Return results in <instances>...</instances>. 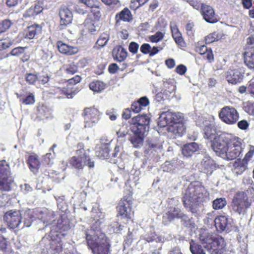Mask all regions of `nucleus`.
<instances>
[{"instance_id": "11", "label": "nucleus", "mask_w": 254, "mask_h": 254, "mask_svg": "<svg viewBox=\"0 0 254 254\" xmlns=\"http://www.w3.org/2000/svg\"><path fill=\"white\" fill-rule=\"evenodd\" d=\"M219 116L224 123L229 125H233L238 120L239 115L236 109L232 107L225 106L222 108Z\"/></svg>"}, {"instance_id": "23", "label": "nucleus", "mask_w": 254, "mask_h": 254, "mask_svg": "<svg viewBox=\"0 0 254 254\" xmlns=\"http://www.w3.org/2000/svg\"><path fill=\"white\" fill-rule=\"evenodd\" d=\"M115 19L116 25L118 26L120 24L121 21L130 22L132 20V16L130 10L127 8H125L119 13L116 14Z\"/></svg>"}, {"instance_id": "36", "label": "nucleus", "mask_w": 254, "mask_h": 254, "mask_svg": "<svg viewBox=\"0 0 254 254\" xmlns=\"http://www.w3.org/2000/svg\"><path fill=\"white\" fill-rule=\"evenodd\" d=\"M133 133L134 135L130 137V140L134 147H138L142 144L143 137L145 134Z\"/></svg>"}, {"instance_id": "54", "label": "nucleus", "mask_w": 254, "mask_h": 254, "mask_svg": "<svg viewBox=\"0 0 254 254\" xmlns=\"http://www.w3.org/2000/svg\"><path fill=\"white\" fill-rule=\"evenodd\" d=\"M78 1L84 4L87 7L92 9L96 5V2H98L96 0H78Z\"/></svg>"}, {"instance_id": "38", "label": "nucleus", "mask_w": 254, "mask_h": 254, "mask_svg": "<svg viewBox=\"0 0 254 254\" xmlns=\"http://www.w3.org/2000/svg\"><path fill=\"white\" fill-rule=\"evenodd\" d=\"M109 39V35L106 33H104L101 35L99 38L96 43L94 48L99 49L103 47L106 45Z\"/></svg>"}, {"instance_id": "60", "label": "nucleus", "mask_w": 254, "mask_h": 254, "mask_svg": "<svg viewBox=\"0 0 254 254\" xmlns=\"http://www.w3.org/2000/svg\"><path fill=\"white\" fill-rule=\"evenodd\" d=\"M151 46L149 44L145 43L142 44L140 47L141 52L145 54H149L150 53Z\"/></svg>"}, {"instance_id": "18", "label": "nucleus", "mask_w": 254, "mask_h": 254, "mask_svg": "<svg viewBox=\"0 0 254 254\" xmlns=\"http://www.w3.org/2000/svg\"><path fill=\"white\" fill-rule=\"evenodd\" d=\"M184 216V213L178 208L170 207L163 216V221L165 224L170 222L175 218H182Z\"/></svg>"}, {"instance_id": "64", "label": "nucleus", "mask_w": 254, "mask_h": 254, "mask_svg": "<svg viewBox=\"0 0 254 254\" xmlns=\"http://www.w3.org/2000/svg\"><path fill=\"white\" fill-rule=\"evenodd\" d=\"M247 91L253 97H254V79H252L249 82Z\"/></svg>"}, {"instance_id": "46", "label": "nucleus", "mask_w": 254, "mask_h": 254, "mask_svg": "<svg viewBox=\"0 0 254 254\" xmlns=\"http://www.w3.org/2000/svg\"><path fill=\"white\" fill-rule=\"evenodd\" d=\"M175 168L176 165L170 161H166L162 165V168L164 172H172Z\"/></svg>"}, {"instance_id": "44", "label": "nucleus", "mask_w": 254, "mask_h": 254, "mask_svg": "<svg viewBox=\"0 0 254 254\" xmlns=\"http://www.w3.org/2000/svg\"><path fill=\"white\" fill-rule=\"evenodd\" d=\"M163 87L165 91L170 94L173 93L176 88L173 83L170 81H164L163 83Z\"/></svg>"}, {"instance_id": "10", "label": "nucleus", "mask_w": 254, "mask_h": 254, "mask_svg": "<svg viewBox=\"0 0 254 254\" xmlns=\"http://www.w3.org/2000/svg\"><path fill=\"white\" fill-rule=\"evenodd\" d=\"M132 131L139 134H145L149 130V118L146 115L137 116L132 119Z\"/></svg>"}, {"instance_id": "57", "label": "nucleus", "mask_w": 254, "mask_h": 254, "mask_svg": "<svg viewBox=\"0 0 254 254\" xmlns=\"http://www.w3.org/2000/svg\"><path fill=\"white\" fill-rule=\"evenodd\" d=\"M79 91L78 89L71 90L68 91L67 89L64 88L63 92L67 96L68 98H72L74 95Z\"/></svg>"}, {"instance_id": "9", "label": "nucleus", "mask_w": 254, "mask_h": 254, "mask_svg": "<svg viewBox=\"0 0 254 254\" xmlns=\"http://www.w3.org/2000/svg\"><path fill=\"white\" fill-rule=\"evenodd\" d=\"M173 118L172 124L167 127L169 132H172L176 137L182 136L185 132L186 127L183 123V115L181 113H172Z\"/></svg>"}, {"instance_id": "52", "label": "nucleus", "mask_w": 254, "mask_h": 254, "mask_svg": "<svg viewBox=\"0 0 254 254\" xmlns=\"http://www.w3.org/2000/svg\"><path fill=\"white\" fill-rule=\"evenodd\" d=\"M167 25V22L163 17H159L156 23V29L161 30L164 28Z\"/></svg>"}, {"instance_id": "4", "label": "nucleus", "mask_w": 254, "mask_h": 254, "mask_svg": "<svg viewBox=\"0 0 254 254\" xmlns=\"http://www.w3.org/2000/svg\"><path fill=\"white\" fill-rule=\"evenodd\" d=\"M89 150H85L83 143H78L76 150V156L72 157L69 161V165L74 169L82 170L84 167L88 166L89 168L94 167V161L89 155Z\"/></svg>"}, {"instance_id": "40", "label": "nucleus", "mask_w": 254, "mask_h": 254, "mask_svg": "<svg viewBox=\"0 0 254 254\" xmlns=\"http://www.w3.org/2000/svg\"><path fill=\"white\" fill-rule=\"evenodd\" d=\"M39 114L47 119L52 118L51 110L46 106H42L38 109Z\"/></svg>"}, {"instance_id": "12", "label": "nucleus", "mask_w": 254, "mask_h": 254, "mask_svg": "<svg viewBox=\"0 0 254 254\" xmlns=\"http://www.w3.org/2000/svg\"><path fill=\"white\" fill-rule=\"evenodd\" d=\"M84 116V127H91L99 120L100 113L95 108H85L83 113Z\"/></svg>"}, {"instance_id": "3", "label": "nucleus", "mask_w": 254, "mask_h": 254, "mask_svg": "<svg viewBox=\"0 0 254 254\" xmlns=\"http://www.w3.org/2000/svg\"><path fill=\"white\" fill-rule=\"evenodd\" d=\"M201 245L191 240L190 243V250L192 254H206L202 247L210 254H222L225 247L223 238L221 236L213 237L209 234H202L199 237Z\"/></svg>"}, {"instance_id": "21", "label": "nucleus", "mask_w": 254, "mask_h": 254, "mask_svg": "<svg viewBox=\"0 0 254 254\" xmlns=\"http://www.w3.org/2000/svg\"><path fill=\"white\" fill-rule=\"evenodd\" d=\"M39 219L43 222L46 226L51 224L55 221V214L53 211L44 209L39 212L38 216Z\"/></svg>"}, {"instance_id": "25", "label": "nucleus", "mask_w": 254, "mask_h": 254, "mask_svg": "<svg viewBox=\"0 0 254 254\" xmlns=\"http://www.w3.org/2000/svg\"><path fill=\"white\" fill-rule=\"evenodd\" d=\"M113 56L116 61L122 62L126 59L127 56V52L122 46H118L115 47L113 50Z\"/></svg>"}, {"instance_id": "17", "label": "nucleus", "mask_w": 254, "mask_h": 254, "mask_svg": "<svg viewBox=\"0 0 254 254\" xmlns=\"http://www.w3.org/2000/svg\"><path fill=\"white\" fill-rule=\"evenodd\" d=\"M244 72L240 68L229 69L226 73V79L232 84L240 82L243 77Z\"/></svg>"}, {"instance_id": "43", "label": "nucleus", "mask_w": 254, "mask_h": 254, "mask_svg": "<svg viewBox=\"0 0 254 254\" xmlns=\"http://www.w3.org/2000/svg\"><path fill=\"white\" fill-rule=\"evenodd\" d=\"M16 95L17 98H19L20 101L24 104L31 105L35 103V98L32 94H30L25 98H21V96L17 93Z\"/></svg>"}, {"instance_id": "29", "label": "nucleus", "mask_w": 254, "mask_h": 254, "mask_svg": "<svg viewBox=\"0 0 254 254\" xmlns=\"http://www.w3.org/2000/svg\"><path fill=\"white\" fill-rule=\"evenodd\" d=\"M170 27L172 31V36L176 43L182 46L184 44V40L182 34L179 30L178 28L175 23H171Z\"/></svg>"}, {"instance_id": "33", "label": "nucleus", "mask_w": 254, "mask_h": 254, "mask_svg": "<svg viewBox=\"0 0 254 254\" xmlns=\"http://www.w3.org/2000/svg\"><path fill=\"white\" fill-rule=\"evenodd\" d=\"M245 63L247 66L254 70V49H252L244 54Z\"/></svg>"}, {"instance_id": "19", "label": "nucleus", "mask_w": 254, "mask_h": 254, "mask_svg": "<svg viewBox=\"0 0 254 254\" xmlns=\"http://www.w3.org/2000/svg\"><path fill=\"white\" fill-rule=\"evenodd\" d=\"M213 168L214 163L213 160L209 156L207 155H204L200 163L198 164V168L200 171L210 175L212 174Z\"/></svg>"}, {"instance_id": "62", "label": "nucleus", "mask_w": 254, "mask_h": 254, "mask_svg": "<svg viewBox=\"0 0 254 254\" xmlns=\"http://www.w3.org/2000/svg\"><path fill=\"white\" fill-rule=\"evenodd\" d=\"M205 57L207 59L209 63H211L214 61V55L211 49L208 50L204 54Z\"/></svg>"}, {"instance_id": "2", "label": "nucleus", "mask_w": 254, "mask_h": 254, "mask_svg": "<svg viewBox=\"0 0 254 254\" xmlns=\"http://www.w3.org/2000/svg\"><path fill=\"white\" fill-rule=\"evenodd\" d=\"M209 194L205 188L198 182L191 183L186 190L183 201L184 206L192 213L198 210V205L209 200Z\"/></svg>"}, {"instance_id": "20", "label": "nucleus", "mask_w": 254, "mask_h": 254, "mask_svg": "<svg viewBox=\"0 0 254 254\" xmlns=\"http://www.w3.org/2000/svg\"><path fill=\"white\" fill-rule=\"evenodd\" d=\"M118 214L125 218H130L131 210L130 204L127 200H122L117 206Z\"/></svg>"}, {"instance_id": "45", "label": "nucleus", "mask_w": 254, "mask_h": 254, "mask_svg": "<svg viewBox=\"0 0 254 254\" xmlns=\"http://www.w3.org/2000/svg\"><path fill=\"white\" fill-rule=\"evenodd\" d=\"M26 82L31 85H34L38 80V77L36 74L33 73H28L25 76Z\"/></svg>"}, {"instance_id": "16", "label": "nucleus", "mask_w": 254, "mask_h": 254, "mask_svg": "<svg viewBox=\"0 0 254 254\" xmlns=\"http://www.w3.org/2000/svg\"><path fill=\"white\" fill-rule=\"evenodd\" d=\"M201 9L202 15L206 21L212 23L217 21L214 9L211 6L202 4Z\"/></svg>"}, {"instance_id": "63", "label": "nucleus", "mask_w": 254, "mask_h": 254, "mask_svg": "<svg viewBox=\"0 0 254 254\" xmlns=\"http://www.w3.org/2000/svg\"><path fill=\"white\" fill-rule=\"evenodd\" d=\"M131 108L134 113H138L143 109L137 101L132 104Z\"/></svg>"}, {"instance_id": "59", "label": "nucleus", "mask_w": 254, "mask_h": 254, "mask_svg": "<svg viewBox=\"0 0 254 254\" xmlns=\"http://www.w3.org/2000/svg\"><path fill=\"white\" fill-rule=\"evenodd\" d=\"M193 26L194 25L192 23L189 22L187 23L186 26V29L187 31V34L190 36L191 37L193 35Z\"/></svg>"}, {"instance_id": "32", "label": "nucleus", "mask_w": 254, "mask_h": 254, "mask_svg": "<svg viewBox=\"0 0 254 254\" xmlns=\"http://www.w3.org/2000/svg\"><path fill=\"white\" fill-rule=\"evenodd\" d=\"M108 143L101 144L99 147L96 148L97 155L104 159L109 157L110 147Z\"/></svg>"}, {"instance_id": "48", "label": "nucleus", "mask_w": 254, "mask_h": 254, "mask_svg": "<svg viewBox=\"0 0 254 254\" xmlns=\"http://www.w3.org/2000/svg\"><path fill=\"white\" fill-rule=\"evenodd\" d=\"M11 22L9 20H4L2 21L1 22H0V34L2 32H5L11 25Z\"/></svg>"}, {"instance_id": "27", "label": "nucleus", "mask_w": 254, "mask_h": 254, "mask_svg": "<svg viewBox=\"0 0 254 254\" xmlns=\"http://www.w3.org/2000/svg\"><path fill=\"white\" fill-rule=\"evenodd\" d=\"M32 212V210L28 209L23 214H21V224L19 227L20 228L31 226L33 221V216Z\"/></svg>"}, {"instance_id": "5", "label": "nucleus", "mask_w": 254, "mask_h": 254, "mask_svg": "<svg viewBox=\"0 0 254 254\" xmlns=\"http://www.w3.org/2000/svg\"><path fill=\"white\" fill-rule=\"evenodd\" d=\"M248 190L239 191L233 197L232 203V209L239 215H244L247 209L251 205V201L248 199Z\"/></svg>"}, {"instance_id": "56", "label": "nucleus", "mask_w": 254, "mask_h": 254, "mask_svg": "<svg viewBox=\"0 0 254 254\" xmlns=\"http://www.w3.org/2000/svg\"><path fill=\"white\" fill-rule=\"evenodd\" d=\"M254 154V146L252 145L250 146L249 151L246 154L244 161L246 162L249 161L250 159L252 157Z\"/></svg>"}, {"instance_id": "35", "label": "nucleus", "mask_w": 254, "mask_h": 254, "mask_svg": "<svg viewBox=\"0 0 254 254\" xmlns=\"http://www.w3.org/2000/svg\"><path fill=\"white\" fill-rule=\"evenodd\" d=\"M106 87V84L99 80L94 81L89 84L90 89L95 92H100L104 90Z\"/></svg>"}, {"instance_id": "13", "label": "nucleus", "mask_w": 254, "mask_h": 254, "mask_svg": "<svg viewBox=\"0 0 254 254\" xmlns=\"http://www.w3.org/2000/svg\"><path fill=\"white\" fill-rule=\"evenodd\" d=\"M4 220L10 229L19 228L21 224V214L18 211L6 212L4 215Z\"/></svg>"}, {"instance_id": "22", "label": "nucleus", "mask_w": 254, "mask_h": 254, "mask_svg": "<svg viewBox=\"0 0 254 254\" xmlns=\"http://www.w3.org/2000/svg\"><path fill=\"white\" fill-rule=\"evenodd\" d=\"M61 18L60 24L61 25L66 26L70 24L72 20V14L71 11L67 7H62L59 12Z\"/></svg>"}, {"instance_id": "8", "label": "nucleus", "mask_w": 254, "mask_h": 254, "mask_svg": "<svg viewBox=\"0 0 254 254\" xmlns=\"http://www.w3.org/2000/svg\"><path fill=\"white\" fill-rule=\"evenodd\" d=\"M231 136L232 134H223L219 135L216 139L211 141L212 149L217 155L224 159L226 156L228 144H229V139Z\"/></svg>"}, {"instance_id": "49", "label": "nucleus", "mask_w": 254, "mask_h": 254, "mask_svg": "<svg viewBox=\"0 0 254 254\" xmlns=\"http://www.w3.org/2000/svg\"><path fill=\"white\" fill-rule=\"evenodd\" d=\"M84 23L89 31L91 33H93L97 30V27L95 25V24L89 18H87L85 20Z\"/></svg>"}, {"instance_id": "42", "label": "nucleus", "mask_w": 254, "mask_h": 254, "mask_svg": "<svg viewBox=\"0 0 254 254\" xmlns=\"http://www.w3.org/2000/svg\"><path fill=\"white\" fill-rule=\"evenodd\" d=\"M221 38V35L216 32H213L207 35L205 39L206 44H210L219 40Z\"/></svg>"}, {"instance_id": "26", "label": "nucleus", "mask_w": 254, "mask_h": 254, "mask_svg": "<svg viewBox=\"0 0 254 254\" xmlns=\"http://www.w3.org/2000/svg\"><path fill=\"white\" fill-rule=\"evenodd\" d=\"M199 149V145L195 142L185 144L182 149L183 154L186 157L191 156Z\"/></svg>"}, {"instance_id": "39", "label": "nucleus", "mask_w": 254, "mask_h": 254, "mask_svg": "<svg viewBox=\"0 0 254 254\" xmlns=\"http://www.w3.org/2000/svg\"><path fill=\"white\" fill-rule=\"evenodd\" d=\"M227 204L226 200L225 198H216L213 201L212 206L215 210L222 209Z\"/></svg>"}, {"instance_id": "50", "label": "nucleus", "mask_w": 254, "mask_h": 254, "mask_svg": "<svg viewBox=\"0 0 254 254\" xmlns=\"http://www.w3.org/2000/svg\"><path fill=\"white\" fill-rule=\"evenodd\" d=\"M26 47H18L14 48L10 52V54L13 56L19 57L24 54Z\"/></svg>"}, {"instance_id": "1", "label": "nucleus", "mask_w": 254, "mask_h": 254, "mask_svg": "<svg viewBox=\"0 0 254 254\" xmlns=\"http://www.w3.org/2000/svg\"><path fill=\"white\" fill-rule=\"evenodd\" d=\"M91 213L94 221L91 227L93 231L86 234L88 247L93 254H111L109 240L105 234L99 231L101 224L104 222V213L101 211L98 204L93 206Z\"/></svg>"}, {"instance_id": "53", "label": "nucleus", "mask_w": 254, "mask_h": 254, "mask_svg": "<svg viewBox=\"0 0 254 254\" xmlns=\"http://www.w3.org/2000/svg\"><path fill=\"white\" fill-rule=\"evenodd\" d=\"M91 10L94 14L95 19L97 21L99 20L101 16V14L99 11V6L97 3V2H96V5L94 8H93V9L92 8H91Z\"/></svg>"}, {"instance_id": "24", "label": "nucleus", "mask_w": 254, "mask_h": 254, "mask_svg": "<svg viewBox=\"0 0 254 254\" xmlns=\"http://www.w3.org/2000/svg\"><path fill=\"white\" fill-rule=\"evenodd\" d=\"M57 46L59 52L64 54L72 55L78 52V49L75 47L71 46L62 41H58Z\"/></svg>"}, {"instance_id": "51", "label": "nucleus", "mask_w": 254, "mask_h": 254, "mask_svg": "<svg viewBox=\"0 0 254 254\" xmlns=\"http://www.w3.org/2000/svg\"><path fill=\"white\" fill-rule=\"evenodd\" d=\"M55 152L52 153L51 152L47 153L44 157V163L47 165L53 164V160L55 157Z\"/></svg>"}, {"instance_id": "14", "label": "nucleus", "mask_w": 254, "mask_h": 254, "mask_svg": "<svg viewBox=\"0 0 254 254\" xmlns=\"http://www.w3.org/2000/svg\"><path fill=\"white\" fill-rule=\"evenodd\" d=\"M204 126L203 131L205 138L212 141L219 136L216 131L213 119L210 121H205L204 123Z\"/></svg>"}, {"instance_id": "41", "label": "nucleus", "mask_w": 254, "mask_h": 254, "mask_svg": "<svg viewBox=\"0 0 254 254\" xmlns=\"http://www.w3.org/2000/svg\"><path fill=\"white\" fill-rule=\"evenodd\" d=\"M64 69L68 74H73L77 71V66L73 62H69L65 64Z\"/></svg>"}, {"instance_id": "34", "label": "nucleus", "mask_w": 254, "mask_h": 254, "mask_svg": "<svg viewBox=\"0 0 254 254\" xmlns=\"http://www.w3.org/2000/svg\"><path fill=\"white\" fill-rule=\"evenodd\" d=\"M143 239L148 242L155 241L157 243L162 242L163 238L159 236H157L153 232V230H150V234L148 232L146 233L142 236Z\"/></svg>"}, {"instance_id": "37", "label": "nucleus", "mask_w": 254, "mask_h": 254, "mask_svg": "<svg viewBox=\"0 0 254 254\" xmlns=\"http://www.w3.org/2000/svg\"><path fill=\"white\" fill-rule=\"evenodd\" d=\"M50 245V249L54 254H59L62 251V244L60 241L52 240Z\"/></svg>"}, {"instance_id": "61", "label": "nucleus", "mask_w": 254, "mask_h": 254, "mask_svg": "<svg viewBox=\"0 0 254 254\" xmlns=\"http://www.w3.org/2000/svg\"><path fill=\"white\" fill-rule=\"evenodd\" d=\"M175 70L180 75H184L187 71V67L183 64H180L176 67Z\"/></svg>"}, {"instance_id": "31", "label": "nucleus", "mask_w": 254, "mask_h": 254, "mask_svg": "<svg viewBox=\"0 0 254 254\" xmlns=\"http://www.w3.org/2000/svg\"><path fill=\"white\" fill-rule=\"evenodd\" d=\"M27 163L31 171L36 173L40 167V162L35 155H30L27 160Z\"/></svg>"}, {"instance_id": "55", "label": "nucleus", "mask_w": 254, "mask_h": 254, "mask_svg": "<svg viewBox=\"0 0 254 254\" xmlns=\"http://www.w3.org/2000/svg\"><path fill=\"white\" fill-rule=\"evenodd\" d=\"M137 101L143 109L149 104V100L146 96L140 98Z\"/></svg>"}, {"instance_id": "58", "label": "nucleus", "mask_w": 254, "mask_h": 254, "mask_svg": "<svg viewBox=\"0 0 254 254\" xmlns=\"http://www.w3.org/2000/svg\"><path fill=\"white\" fill-rule=\"evenodd\" d=\"M139 48V45L134 42H131L129 45L128 49L129 52L133 54H135L137 52Z\"/></svg>"}, {"instance_id": "47", "label": "nucleus", "mask_w": 254, "mask_h": 254, "mask_svg": "<svg viewBox=\"0 0 254 254\" xmlns=\"http://www.w3.org/2000/svg\"><path fill=\"white\" fill-rule=\"evenodd\" d=\"M164 36L162 32L158 31L154 35L149 36V39L151 42L157 43L163 38Z\"/></svg>"}, {"instance_id": "7", "label": "nucleus", "mask_w": 254, "mask_h": 254, "mask_svg": "<svg viewBox=\"0 0 254 254\" xmlns=\"http://www.w3.org/2000/svg\"><path fill=\"white\" fill-rule=\"evenodd\" d=\"M242 141L241 138L232 134L224 159L233 160L241 157L243 150Z\"/></svg>"}, {"instance_id": "28", "label": "nucleus", "mask_w": 254, "mask_h": 254, "mask_svg": "<svg viewBox=\"0 0 254 254\" xmlns=\"http://www.w3.org/2000/svg\"><path fill=\"white\" fill-rule=\"evenodd\" d=\"M174 116L172 112L167 111L162 113L159 118L158 126L160 127H165L172 124L171 119Z\"/></svg>"}, {"instance_id": "15", "label": "nucleus", "mask_w": 254, "mask_h": 254, "mask_svg": "<svg viewBox=\"0 0 254 254\" xmlns=\"http://www.w3.org/2000/svg\"><path fill=\"white\" fill-rule=\"evenodd\" d=\"M230 219L226 216H219L215 219V225L219 232H228L231 227Z\"/></svg>"}, {"instance_id": "30", "label": "nucleus", "mask_w": 254, "mask_h": 254, "mask_svg": "<svg viewBox=\"0 0 254 254\" xmlns=\"http://www.w3.org/2000/svg\"><path fill=\"white\" fill-rule=\"evenodd\" d=\"M41 27L38 24H34L29 26L25 31V38L32 39L35 35L41 31Z\"/></svg>"}, {"instance_id": "6", "label": "nucleus", "mask_w": 254, "mask_h": 254, "mask_svg": "<svg viewBox=\"0 0 254 254\" xmlns=\"http://www.w3.org/2000/svg\"><path fill=\"white\" fill-rule=\"evenodd\" d=\"M13 178L11 175L10 167L5 160L0 162V190L9 191L11 189Z\"/></svg>"}]
</instances>
